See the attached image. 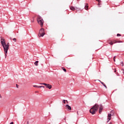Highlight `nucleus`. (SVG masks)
<instances>
[{
  "instance_id": "obj_19",
  "label": "nucleus",
  "mask_w": 124,
  "mask_h": 124,
  "mask_svg": "<svg viewBox=\"0 0 124 124\" xmlns=\"http://www.w3.org/2000/svg\"><path fill=\"white\" fill-rule=\"evenodd\" d=\"M115 58H116V56H114V58H113V61H114V62H116V59H115Z\"/></svg>"
},
{
  "instance_id": "obj_11",
  "label": "nucleus",
  "mask_w": 124,
  "mask_h": 124,
  "mask_svg": "<svg viewBox=\"0 0 124 124\" xmlns=\"http://www.w3.org/2000/svg\"><path fill=\"white\" fill-rule=\"evenodd\" d=\"M112 43L113 44H115V43H120V42L118 41H113Z\"/></svg>"
},
{
  "instance_id": "obj_5",
  "label": "nucleus",
  "mask_w": 124,
  "mask_h": 124,
  "mask_svg": "<svg viewBox=\"0 0 124 124\" xmlns=\"http://www.w3.org/2000/svg\"><path fill=\"white\" fill-rule=\"evenodd\" d=\"M45 86L46 88H47V89H49V90H51V89H52V85L46 83Z\"/></svg>"
},
{
  "instance_id": "obj_27",
  "label": "nucleus",
  "mask_w": 124,
  "mask_h": 124,
  "mask_svg": "<svg viewBox=\"0 0 124 124\" xmlns=\"http://www.w3.org/2000/svg\"><path fill=\"white\" fill-rule=\"evenodd\" d=\"M112 112H113V110H111V113H112Z\"/></svg>"
},
{
  "instance_id": "obj_2",
  "label": "nucleus",
  "mask_w": 124,
  "mask_h": 124,
  "mask_svg": "<svg viewBox=\"0 0 124 124\" xmlns=\"http://www.w3.org/2000/svg\"><path fill=\"white\" fill-rule=\"evenodd\" d=\"M98 108H99V106L97 104H95L93 107L90 110V113L92 115H94L95 114V112L98 110Z\"/></svg>"
},
{
  "instance_id": "obj_26",
  "label": "nucleus",
  "mask_w": 124,
  "mask_h": 124,
  "mask_svg": "<svg viewBox=\"0 0 124 124\" xmlns=\"http://www.w3.org/2000/svg\"><path fill=\"white\" fill-rule=\"evenodd\" d=\"M109 124H112V123L110 122V123H109Z\"/></svg>"
},
{
  "instance_id": "obj_6",
  "label": "nucleus",
  "mask_w": 124,
  "mask_h": 124,
  "mask_svg": "<svg viewBox=\"0 0 124 124\" xmlns=\"http://www.w3.org/2000/svg\"><path fill=\"white\" fill-rule=\"evenodd\" d=\"M112 116V114L109 113L108 114V122H109V121H110V120H111V117Z\"/></svg>"
},
{
  "instance_id": "obj_8",
  "label": "nucleus",
  "mask_w": 124,
  "mask_h": 124,
  "mask_svg": "<svg viewBox=\"0 0 124 124\" xmlns=\"http://www.w3.org/2000/svg\"><path fill=\"white\" fill-rule=\"evenodd\" d=\"M65 107L67 109H68V110H71V107H70L68 105H66Z\"/></svg>"
},
{
  "instance_id": "obj_1",
  "label": "nucleus",
  "mask_w": 124,
  "mask_h": 124,
  "mask_svg": "<svg viewBox=\"0 0 124 124\" xmlns=\"http://www.w3.org/2000/svg\"><path fill=\"white\" fill-rule=\"evenodd\" d=\"M1 44L3 47L5 58L6 59V57H7V53L8 52V50L9 49V43L6 44L5 42V40H4V39H1Z\"/></svg>"
},
{
  "instance_id": "obj_22",
  "label": "nucleus",
  "mask_w": 124,
  "mask_h": 124,
  "mask_svg": "<svg viewBox=\"0 0 124 124\" xmlns=\"http://www.w3.org/2000/svg\"><path fill=\"white\" fill-rule=\"evenodd\" d=\"M62 102H63V103H64L65 104V100H63Z\"/></svg>"
},
{
  "instance_id": "obj_16",
  "label": "nucleus",
  "mask_w": 124,
  "mask_h": 124,
  "mask_svg": "<svg viewBox=\"0 0 124 124\" xmlns=\"http://www.w3.org/2000/svg\"><path fill=\"white\" fill-rule=\"evenodd\" d=\"M62 69H63V71H64V72H66V69H65V68H62Z\"/></svg>"
},
{
  "instance_id": "obj_9",
  "label": "nucleus",
  "mask_w": 124,
  "mask_h": 124,
  "mask_svg": "<svg viewBox=\"0 0 124 124\" xmlns=\"http://www.w3.org/2000/svg\"><path fill=\"white\" fill-rule=\"evenodd\" d=\"M89 7V5L88 4H86L85 5L84 8L86 10H88Z\"/></svg>"
},
{
  "instance_id": "obj_13",
  "label": "nucleus",
  "mask_w": 124,
  "mask_h": 124,
  "mask_svg": "<svg viewBox=\"0 0 124 124\" xmlns=\"http://www.w3.org/2000/svg\"><path fill=\"white\" fill-rule=\"evenodd\" d=\"M70 9H71V10H75V8H74V7H72V6H71V7H70Z\"/></svg>"
},
{
  "instance_id": "obj_17",
  "label": "nucleus",
  "mask_w": 124,
  "mask_h": 124,
  "mask_svg": "<svg viewBox=\"0 0 124 124\" xmlns=\"http://www.w3.org/2000/svg\"><path fill=\"white\" fill-rule=\"evenodd\" d=\"M38 88H45V87L43 86H39Z\"/></svg>"
},
{
  "instance_id": "obj_15",
  "label": "nucleus",
  "mask_w": 124,
  "mask_h": 124,
  "mask_svg": "<svg viewBox=\"0 0 124 124\" xmlns=\"http://www.w3.org/2000/svg\"><path fill=\"white\" fill-rule=\"evenodd\" d=\"M13 40L15 42H16V41H17V40L16 39V38H14Z\"/></svg>"
},
{
  "instance_id": "obj_23",
  "label": "nucleus",
  "mask_w": 124,
  "mask_h": 124,
  "mask_svg": "<svg viewBox=\"0 0 124 124\" xmlns=\"http://www.w3.org/2000/svg\"><path fill=\"white\" fill-rule=\"evenodd\" d=\"M117 36H121V34H119V33H118V34H117Z\"/></svg>"
},
{
  "instance_id": "obj_25",
  "label": "nucleus",
  "mask_w": 124,
  "mask_h": 124,
  "mask_svg": "<svg viewBox=\"0 0 124 124\" xmlns=\"http://www.w3.org/2000/svg\"><path fill=\"white\" fill-rule=\"evenodd\" d=\"M16 88H18V84H16Z\"/></svg>"
},
{
  "instance_id": "obj_18",
  "label": "nucleus",
  "mask_w": 124,
  "mask_h": 124,
  "mask_svg": "<svg viewBox=\"0 0 124 124\" xmlns=\"http://www.w3.org/2000/svg\"><path fill=\"white\" fill-rule=\"evenodd\" d=\"M34 88H38L39 86L37 85H33Z\"/></svg>"
},
{
  "instance_id": "obj_30",
  "label": "nucleus",
  "mask_w": 124,
  "mask_h": 124,
  "mask_svg": "<svg viewBox=\"0 0 124 124\" xmlns=\"http://www.w3.org/2000/svg\"><path fill=\"white\" fill-rule=\"evenodd\" d=\"M32 22H33V21H32Z\"/></svg>"
},
{
  "instance_id": "obj_21",
  "label": "nucleus",
  "mask_w": 124,
  "mask_h": 124,
  "mask_svg": "<svg viewBox=\"0 0 124 124\" xmlns=\"http://www.w3.org/2000/svg\"><path fill=\"white\" fill-rule=\"evenodd\" d=\"M109 44H110V45H113V42H110L109 43Z\"/></svg>"
},
{
  "instance_id": "obj_28",
  "label": "nucleus",
  "mask_w": 124,
  "mask_h": 124,
  "mask_svg": "<svg viewBox=\"0 0 124 124\" xmlns=\"http://www.w3.org/2000/svg\"><path fill=\"white\" fill-rule=\"evenodd\" d=\"M27 124H29V122H27Z\"/></svg>"
},
{
  "instance_id": "obj_12",
  "label": "nucleus",
  "mask_w": 124,
  "mask_h": 124,
  "mask_svg": "<svg viewBox=\"0 0 124 124\" xmlns=\"http://www.w3.org/2000/svg\"><path fill=\"white\" fill-rule=\"evenodd\" d=\"M34 64H35V65H36V66L38 65V61H36V62H34Z\"/></svg>"
},
{
  "instance_id": "obj_14",
  "label": "nucleus",
  "mask_w": 124,
  "mask_h": 124,
  "mask_svg": "<svg viewBox=\"0 0 124 124\" xmlns=\"http://www.w3.org/2000/svg\"><path fill=\"white\" fill-rule=\"evenodd\" d=\"M97 0L99 3H98V5H100V2L101 1H100V0Z\"/></svg>"
},
{
  "instance_id": "obj_29",
  "label": "nucleus",
  "mask_w": 124,
  "mask_h": 124,
  "mask_svg": "<svg viewBox=\"0 0 124 124\" xmlns=\"http://www.w3.org/2000/svg\"><path fill=\"white\" fill-rule=\"evenodd\" d=\"M114 72H116V71H114Z\"/></svg>"
},
{
  "instance_id": "obj_20",
  "label": "nucleus",
  "mask_w": 124,
  "mask_h": 124,
  "mask_svg": "<svg viewBox=\"0 0 124 124\" xmlns=\"http://www.w3.org/2000/svg\"><path fill=\"white\" fill-rule=\"evenodd\" d=\"M40 85H44V86H46V83H40Z\"/></svg>"
},
{
  "instance_id": "obj_3",
  "label": "nucleus",
  "mask_w": 124,
  "mask_h": 124,
  "mask_svg": "<svg viewBox=\"0 0 124 124\" xmlns=\"http://www.w3.org/2000/svg\"><path fill=\"white\" fill-rule=\"evenodd\" d=\"M37 21L39 25H40L41 27L42 28L43 27L44 21L43 20V19H41V16L38 17L37 18Z\"/></svg>"
},
{
  "instance_id": "obj_10",
  "label": "nucleus",
  "mask_w": 124,
  "mask_h": 124,
  "mask_svg": "<svg viewBox=\"0 0 124 124\" xmlns=\"http://www.w3.org/2000/svg\"><path fill=\"white\" fill-rule=\"evenodd\" d=\"M99 82H100V83H102V84L104 86V87H105V88H106V89H107V86H106V85H105V84H104L103 83V82H101L100 80H99Z\"/></svg>"
},
{
  "instance_id": "obj_24",
  "label": "nucleus",
  "mask_w": 124,
  "mask_h": 124,
  "mask_svg": "<svg viewBox=\"0 0 124 124\" xmlns=\"http://www.w3.org/2000/svg\"><path fill=\"white\" fill-rule=\"evenodd\" d=\"M122 66L124 65V62H122Z\"/></svg>"
},
{
  "instance_id": "obj_7",
  "label": "nucleus",
  "mask_w": 124,
  "mask_h": 124,
  "mask_svg": "<svg viewBox=\"0 0 124 124\" xmlns=\"http://www.w3.org/2000/svg\"><path fill=\"white\" fill-rule=\"evenodd\" d=\"M102 110H103V107H102V106H101V107L99 108V113L100 114L101 113Z\"/></svg>"
},
{
  "instance_id": "obj_4",
  "label": "nucleus",
  "mask_w": 124,
  "mask_h": 124,
  "mask_svg": "<svg viewBox=\"0 0 124 124\" xmlns=\"http://www.w3.org/2000/svg\"><path fill=\"white\" fill-rule=\"evenodd\" d=\"M44 35H45V31L44 30V29L41 28L39 32V37H43Z\"/></svg>"
}]
</instances>
